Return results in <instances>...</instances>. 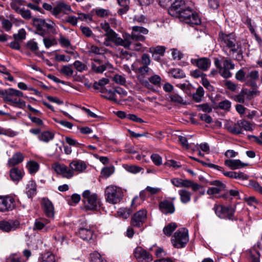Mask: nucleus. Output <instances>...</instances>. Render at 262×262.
Here are the masks:
<instances>
[{
	"label": "nucleus",
	"mask_w": 262,
	"mask_h": 262,
	"mask_svg": "<svg viewBox=\"0 0 262 262\" xmlns=\"http://www.w3.org/2000/svg\"><path fill=\"white\" fill-rule=\"evenodd\" d=\"M219 42L225 52L229 51L230 53H232L233 54L236 53V56L233 57L234 59L240 60L242 59L241 47L238 44L234 34H227L222 32L220 33Z\"/></svg>",
	"instance_id": "nucleus-1"
},
{
	"label": "nucleus",
	"mask_w": 262,
	"mask_h": 262,
	"mask_svg": "<svg viewBox=\"0 0 262 262\" xmlns=\"http://www.w3.org/2000/svg\"><path fill=\"white\" fill-rule=\"evenodd\" d=\"M180 21L190 26H198L201 24V20L198 14L188 5L177 17Z\"/></svg>",
	"instance_id": "nucleus-2"
},
{
	"label": "nucleus",
	"mask_w": 262,
	"mask_h": 262,
	"mask_svg": "<svg viewBox=\"0 0 262 262\" xmlns=\"http://www.w3.org/2000/svg\"><path fill=\"white\" fill-rule=\"evenodd\" d=\"M122 38L114 31H112L106 37L103 42V44L107 47L111 46V41L114 42L117 46H123L125 48H128L131 45V41H129V34H125Z\"/></svg>",
	"instance_id": "nucleus-3"
},
{
	"label": "nucleus",
	"mask_w": 262,
	"mask_h": 262,
	"mask_svg": "<svg viewBox=\"0 0 262 262\" xmlns=\"http://www.w3.org/2000/svg\"><path fill=\"white\" fill-rule=\"evenodd\" d=\"M33 22L36 26L37 34L44 36L48 31L53 34L56 33L55 25L51 20L34 18Z\"/></svg>",
	"instance_id": "nucleus-4"
},
{
	"label": "nucleus",
	"mask_w": 262,
	"mask_h": 262,
	"mask_svg": "<svg viewBox=\"0 0 262 262\" xmlns=\"http://www.w3.org/2000/svg\"><path fill=\"white\" fill-rule=\"evenodd\" d=\"M214 64L223 77L228 78L231 76L232 74L230 71L234 68V64L231 60L224 57L221 59L216 58Z\"/></svg>",
	"instance_id": "nucleus-5"
},
{
	"label": "nucleus",
	"mask_w": 262,
	"mask_h": 262,
	"mask_svg": "<svg viewBox=\"0 0 262 262\" xmlns=\"http://www.w3.org/2000/svg\"><path fill=\"white\" fill-rule=\"evenodd\" d=\"M123 194L121 188L114 185L107 186L105 189L106 201L111 204L119 203L122 199Z\"/></svg>",
	"instance_id": "nucleus-6"
},
{
	"label": "nucleus",
	"mask_w": 262,
	"mask_h": 262,
	"mask_svg": "<svg viewBox=\"0 0 262 262\" xmlns=\"http://www.w3.org/2000/svg\"><path fill=\"white\" fill-rule=\"evenodd\" d=\"M84 207L86 210H96L100 206V202L95 193H91L88 190H85L82 193Z\"/></svg>",
	"instance_id": "nucleus-7"
},
{
	"label": "nucleus",
	"mask_w": 262,
	"mask_h": 262,
	"mask_svg": "<svg viewBox=\"0 0 262 262\" xmlns=\"http://www.w3.org/2000/svg\"><path fill=\"white\" fill-rule=\"evenodd\" d=\"M188 240V230L185 228H181L175 232L171 242L175 248H181L185 246Z\"/></svg>",
	"instance_id": "nucleus-8"
},
{
	"label": "nucleus",
	"mask_w": 262,
	"mask_h": 262,
	"mask_svg": "<svg viewBox=\"0 0 262 262\" xmlns=\"http://www.w3.org/2000/svg\"><path fill=\"white\" fill-rule=\"evenodd\" d=\"M213 209L216 215L221 219L233 220L234 209L231 206H225L221 205H215Z\"/></svg>",
	"instance_id": "nucleus-9"
},
{
	"label": "nucleus",
	"mask_w": 262,
	"mask_h": 262,
	"mask_svg": "<svg viewBox=\"0 0 262 262\" xmlns=\"http://www.w3.org/2000/svg\"><path fill=\"white\" fill-rule=\"evenodd\" d=\"M23 96V93L20 91L13 88H9L5 90L3 100L4 101L19 104L22 103L19 98Z\"/></svg>",
	"instance_id": "nucleus-10"
},
{
	"label": "nucleus",
	"mask_w": 262,
	"mask_h": 262,
	"mask_svg": "<svg viewBox=\"0 0 262 262\" xmlns=\"http://www.w3.org/2000/svg\"><path fill=\"white\" fill-rule=\"evenodd\" d=\"M189 5L187 2L184 0H176L168 9L169 14L176 17Z\"/></svg>",
	"instance_id": "nucleus-11"
},
{
	"label": "nucleus",
	"mask_w": 262,
	"mask_h": 262,
	"mask_svg": "<svg viewBox=\"0 0 262 262\" xmlns=\"http://www.w3.org/2000/svg\"><path fill=\"white\" fill-rule=\"evenodd\" d=\"M15 206L14 198L10 195L0 196V211L12 210Z\"/></svg>",
	"instance_id": "nucleus-12"
},
{
	"label": "nucleus",
	"mask_w": 262,
	"mask_h": 262,
	"mask_svg": "<svg viewBox=\"0 0 262 262\" xmlns=\"http://www.w3.org/2000/svg\"><path fill=\"white\" fill-rule=\"evenodd\" d=\"M147 212L145 210H140L132 217L130 224L134 227H140L145 222Z\"/></svg>",
	"instance_id": "nucleus-13"
},
{
	"label": "nucleus",
	"mask_w": 262,
	"mask_h": 262,
	"mask_svg": "<svg viewBox=\"0 0 262 262\" xmlns=\"http://www.w3.org/2000/svg\"><path fill=\"white\" fill-rule=\"evenodd\" d=\"M148 33V30L144 27L140 26H134L132 27V32L129 34V41H131V40H135V41H143L145 39V37L144 36H138L137 35L138 33L142 34H147Z\"/></svg>",
	"instance_id": "nucleus-14"
},
{
	"label": "nucleus",
	"mask_w": 262,
	"mask_h": 262,
	"mask_svg": "<svg viewBox=\"0 0 262 262\" xmlns=\"http://www.w3.org/2000/svg\"><path fill=\"white\" fill-rule=\"evenodd\" d=\"M53 167L55 172L61 175L63 178L70 179L74 176L70 166L68 167L63 164L56 163Z\"/></svg>",
	"instance_id": "nucleus-15"
},
{
	"label": "nucleus",
	"mask_w": 262,
	"mask_h": 262,
	"mask_svg": "<svg viewBox=\"0 0 262 262\" xmlns=\"http://www.w3.org/2000/svg\"><path fill=\"white\" fill-rule=\"evenodd\" d=\"M92 71L96 73H102L107 69H111L112 66L109 62L102 63L99 59H94L91 63Z\"/></svg>",
	"instance_id": "nucleus-16"
},
{
	"label": "nucleus",
	"mask_w": 262,
	"mask_h": 262,
	"mask_svg": "<svg viewBox=\"0 0 262 262\" xmlns=\"http://www.w3.org/2000/svg\"><path fill=\"white\" fill-rule=\"evenodd\" d=\"M134 255L139 262H150L153 259L152 255L141 247L135 249Z\"/></svg>",
	"instance_id": "nucleus-17"
},
{
	"label": "nucleus",
	"mask_w": 262,
	"mask_h": 262,
	"mask_svg": "<svg viewBox=\"0 0 262 262\" xmlns=\"http://www.w3.org/2000/svg\"><path fill=\"white\" fill-rule=\"evenodd\" d=\"M138 79L143 86L152 91L154 90V87L150 83L156 86H160L161 81V77L158 75H154L150 77L148 80L139 77H138Z\"/></svg>",
	"instance_id": "nucleus-18"
},
{
	"label": "nucleus",
	"mask_w": 262,
	"mask_h": 262,
	"mask_svg": "<svg viewBox=\"0 0 262 262\" xmlns=\"http://www.w3.org/2000/svg\"><path fill=\"white\" fill-rule=\"evenodd\" d=\"M49 223V221L45 218L36 219L34 222L33 229L34 230H41L45 228V230L46 232L53 230L55 226L52 225L47 226V224Z\"/></svg>",
	"instance_id": "nucleus-19"
},
{
	"label": "nucleus",
	"mask_w": 262,
	"mask_h": 262,
	"mask_svg": "<svg viewBox=\"0 0 262 262\" xmlns=\"http://www.w3.org/2000/svg\"><path fill=\"white\" fill-rule=\"evenodd\" d=\"M259 79V73L256 70L248 71L246 74V84L253 88H257L256 81Z\"/></svg>",
	"instance_id": "nucleus-20"
},
{
	"label": "nucleus",
	"mask_w": 262,
	"mask_h": 262,
	"mask_svg": "<svg viewBox=\"0 0 262 262\" xmlns=\"http://www.w3.org/2000/svg\"><path fill=\"white\" fill-rule=\"evenodd\" d=\"M190 62L192 64L196 66L200 70L204 71H207L211 64L210 60L205 57L198 59L191 58Z\"/></svg>",
	"instance_id": "nucleus-21"
},
{
	"label": "nucleus",
	"mask_w": 262,
	"mask_h": 262,
	"mask_svg": "<svg viewBox=\"0 0 262 262\" xmlns=\"http://www.w3.org/2000/svg\"><path fill=\"white\" fill-rule=\"evenodd\" d=\"M19 227L18 221H2L0 222V229L4 232L14 231Z\"/></svg>",
	"instance_id": "nucleus-22"
},
{
	"label": "nucleus",
	"mask_w": 262,
	"mask_h": 262,
	"mask_svg": "<svg viewBox=\"0 0 262 262\" xmlns=\"http://www.w3.org/2000/svg\"><path fill=\"white\" fill-rule=\"evenodd\" d=\"M78 235L84 241H89L93 240L94 231L90 226L81 227L79 229Z\"/></svg>",
	"instance_id": "nucleus-23"
},
{
	"label": "nucleus",
	"mask_w": 262,
	"mask_h": 262,
	"mask_svg": "<svg viewBox=\"0 0 262 262\" xmlns=\"http://www.w3.org/2000/svg\"><path fill=\"white\" fill-rule=\"evenodd\" d=\"M70 167L75 175V172L81 173L83 172L86 169L87 165L85 162L82 160H74L70 163Z\"/></svg>",
	"instance_id": "nucleus-24"
},
{
	"label": "nucleus",
	"mask_w": 262,
	"mask_h": 262,
	"mask_svg": "<svg viewBox=\"0 0 262 262\" xmlns=\"http://www.w3.org/2000/svg\"><path fill=\"white\" fill-rule=\"evenodd\" d=\"M71 10V7L69 5L64 2H60L53 8V14L54 15H57L61 13L68 14Z\"/></svg>",
	"instance_id": "nucleus-25"
},
{
	"label": "nucleus",
	"mask_w": 262,
	"mask_h": 262,
	"mask_svg": "<svg viewBox=\"0 0 262 262\" xmlns=\"http://www.w3.org/2000/svg\"><path fill=\"white\" fill-rule=\"evenodd\" d=\"M42 205L44 212L48 217H53L54 216V208L51 201L47 199H43Z\"/></svg>",
	"instance_id": "nucleus-26"
},
{
	"label": "nucleus",
	"mask_w": 262,
	"mask_h": 262,
	"mask_svg": "<svg viewBox=\"0 0 262 262\" xmlns=\"http://www.w3.org/2000/svg\"><path fill=\"white\" fill-rule=\"evenodd\" d=\"M160 210L164 213H173L175 211L173 203L168 201L165 200L159 203Z\"/></svg>",
	"instance_id": "nucleus-27"
},
{
	"label": "nucleus",
	"mask_w": 262,
	"mask_h": 262,
	"mask_svg": "<svg viewBox=\"0 0 262 262\" xmlns=\"http://www.w3.org/2000/svg\"><path fill=\"white\" fill-rule=\"evenodd\" d=\"M236 125H237V128H238L240 130L241 134L242 133V129L248 132H252L254 128V124L245 119L237 121Z\"/></svg>",
	"instance_id": "nucleus-28"
},
{
	"label": "nucleus",
	"mask_w": 262,
	"mask_h": 262,
	"mask_svg": "<svg viewBox=\"0 0 262 262\" xmlns=\"http://www.w3.org/2000/svg\"><path fill=\"white\" fill-rule=\"evenodd\" d=\"M100 92L102 94V97L109 100L117 102V97L115 94V91L111 89H106L105 88H101Z\"/></svg>",
	"instance_id": "nucleus-29"
},
{
	"label": "nucleus",
	"mask_w": 262,
	"mask_h": 262,
	"mask_svg": "<svg viewBox=\"0 0 262 262\" xmlns=\"http://www.w3.org/2000/svg\"><path fill=\"white\" fill-rule=\"evenodd\" d=\"M225 164L232 170L239 169L247 165V164L242 162L238 159L226 160L225 161Z\"/></svg>",
	"instance_id": "nucleus-30"
},
{
	"label": "nucleus",
	"mask_w": 262,
	"mask_h": 262,
	"mask_svg": "<svg viewBox=\"0 0 262 262\" xmlns=\"http://www.w3.org/2000/svg\"><path fill=\"white\" fill-rule=\"evenodd\" d=\"M180 201L183 204H187L191 200V193L185 189H182L178 191Z\"/></svg>",
	"instance_id": "nucleus-31"
},
{
	"label": "nucleus",
	"mask_w": 262,
	"mask_h": 262,
	"mask_svg": "<svg viewBox=\"0 0 262 262\" xmlns=\"http://www.w3.org/2000/svg\"><path fill=\"white\" fill-rule=\"evenodd\" d=\"M237 127V125H236V123H234L233 122L229 120L225 121L224 128L229 132L235 135L241 134L240 130Z\"/></svg>",
	"instance_id": "nucleus-32"
},
{
	"label": "nucleus",
	"mask_w": 262,
	"mask_h": 262,
	"mask_svg": "<svg viewBox=\"0 0 262 262\" xmlns=\"http://www.w3.org/2000/svg\"><path fill=\"white\" fill-rule=\"evenodd\" d=\"M24 160V156L20 152L15 154L11 158L8 160L9 166H13L21 163Z\"/></svg>",
	"instance_id": "nucleus-33"
},
{
	"label": "nucleus",
	"mask_w": 262,
	"mask_h": 262,
	"mask_svg": "<svg viewBox=\"0 0 262 262\" xmlns=\"http://www.w3.org/2000/svg\"><path fill=\"white\" fill-rule=\"evenodd\" d=\"M54 137V134L48 130L40 133L38 136V139L42 142L48 143L52 140Z\"/></svg>",
	"instance_id": "nucleus-34"
},
{
	"label": "nucleus",
	"mask_w": 262,
	"mask_h": 262,
	"mask_svg": "<svg viewBox=\"0 0 262 262\" xmlns=\"http://www.w3.org/2000/svg\"><path fill=\"white\" fill-rule=\"evenodd\" d=\"M10 176L13 181H18L22 178L23 173L20 169L14 167L11 169Z\"/></svg>",
	"instance_id": "nucleus-35"
},
{
	"label": "nucleus",
	"mask_w": 262,
	"mask_h": 262,
	"mask_svg": "<svg viewBox=\"0 0 262 262\" xmlns=\"http://www.w3.org/2000/svg\"><path fill=\"white\" fill-rule=\"evenodd\" d=\"M119 5L122 7L119 9L118 13L122 15L127 12L129 10V0H117Z\"/></svg>",
	"instance_id": "nucleus-36"
},
{
	"label": "nucleus",
	"mask_w": 262,
	"mask_h": 262,
	"mask_svg": "<svg viewBox=\"0 0 262 262\" xmlns=\"http://www.w3.org/2000/svg\"><path fill=\"white\" fill-rule=\"evenodd\" d=\"M36 185L34 182L30 181L26 186V193L29 198L36 194Z\"/></svg>",
	"instance_id": "nucleus-37"
},
{
	"label": "nucleus",
	"mask_w": 262,
	"mask_h": 262,
	"mask_svg": "<svg viewBox=\"0 0 262 262\" xmlns=\"http://www.w3.org/2000/svg\"><path fill=\"white\" fill-rule=\"evenodd\" d=\"M24 0H11L10 6L13 10L18 13L22 9L20 7L24 5Z\"/></svg>",
	"instance_id": "nucleus-38"
},
{
	"label": "nucleus",
	"mask_w": 262,
	"mask_h": 262,
	"mask_svg": "<svg viewBox=\"0 0 262 262\" xmlns=\"http://www.w3.org/2000/svg\"><path fill=\"white\" fill-rule=\"evenodd\" d=\"M177 227V225L176 223H170L163 228V231L166 235L170 236Z\"/></svg>",
	"instance_id": "nucleus-39"
},
{
	"label": "nucleus",
	"mask_w": 262,
	"mask_h": 262,
	"mask_svg": "<svg viewBox=\"0 0 262 262\" xmlns=\"http://www.w3.org/2000/svg\"><path fill=\"white\" fill-rule=\"evenodd\" d=\"M170 100L171 102L178 104H185V102L183 98L179 94L173 93L169 95Z\"/></svg>",
	"instance_id": "nucleus-40"
},
{
	"label": "nucleus",
	"mask_w": 262,
	"mask_h": 262,
	"mask_svg": "<svg viewBox=\"0 0 262 262\" xmlns=\"http://www.w3.org/2000/svg\"><path fill=\"white\" fill-rule=\"evenodd\" d=\"M115 172L114 166L105 167L102 169L101 174L103 178H107Z\"/></svg>",
	"instance_id": "nucleus-41"
},
{
	"label": "nucleus",
	"mask_w": 262,
	"mask_h": 262,
	"mask_svg": "<svg viewBox=\"0 0 262 262\" xmlns=\"http://www.w3.org/2000/svg\"><path fill=\"white\" fill-rule=\"evenodd\" d=\"M90 262H106L101 257V255L96 251L90 255Z\"/></svg>",
	"instance_id": "nucleus-42"
},
{
	"label": "nucleus",
	"mask_w": 262,
	"mask_h": 262,
	"mask_svg": "<svg viewBox=\"0 0 262 262\" xmlns=\"http://www.w3.org/2000/svg\"><path fill=\"white\" fill-rule=\"evenodd\" d=\"M73 66L76 70L79 72H82L84 71L88 70V69L87 65L82 63L79 60H76L73 63Z\"/></svg>",
	"instance_id": "nucleus-43"
},
{
	"label": "nucleus",
	"mask_w": 262,
	"mask_h": 262,
	"mask_svg": "<svg viewBox=\"0 0 262 262\" xmlns=\"http://www.w3.org/2000/svg\"><path fill=\"white\" fill-rule=\"evenodd\" d=\"M60 72L66 76H72L74 71L72 68V66L69 64L62 67L60 69Z\"/></svg>",
	"instance_id": "nucleus-44"
},
{
	"label": "nucleus",
	"mask_w": 262,
	"mask_h": 262,
	"mask_svg": "<svg viewBox=\"0 0 262 262\" xmlns=\"http://www.w3.org/2000/svg\"><path fill=\"white\" fill-rule=\"evenodd\" d=\"M109 82V80L107 78H103L100 79L98 81L95 82L93 84V87L95 89L100 90L101 88Z\"/></svg>",
	"instance_id": "nucleus-45"
},
{
	"label": "nucleus",
	"mask_w": 262,
	"mask_h": 262,
	"mask_svg": "<svg viewBox=\"0 0 262 262\" xmlns=\"http://www.w3.org/2000/svg\"><path fill=\"white\" fill-rule=\"evenodd\" d=\"M27 167L30 173H34L38 170L39 165L36 162L30 161L27 163Z\"/></svg>",
	"instance_id": "nucleus-46"
},
{
	"label": "nucleus",
	"mask_w": 262,
	"mask_h": 262,
	"mask_svg": "<svg viewBox=\"0 0 262 262\" xmlns=\"http://www.w3.org/2000/svg\"><path fill=\"white\" fill-rule=\"evenodd\" d=\"M171 74L174 78H183L185 77L183 71L180 69H173L171 71Z\"/></svg>",
	"instance_id": "nucleus-47"
},
{
	"label": "nucleus",
	"mask_w": 262,
	"mask_h": 262,
	"mask_svg": "<svg viewBox=\"0 0 262 262\" xmlns=\"http://www.w3.org/2000/svg\"><path fill=\"white\" fill-rule=\"evenodd\" d=\"M123 167L126 171L133 173H139L142 169V168H141L140 167L136 165L126 164L124 165Z\"/></svg>",
	"instance_id": "nucleus-48"
},
{
	"label": "nucleus",
	"mask_w": 262,
	"mask_h": 262,
	"mask_svg": "<svg viewBox=\"0 0 262 262\" xmlns=\"http://www.w3.org/2000/svg\"><path fill=\"white\" fill-rule=\"evenodd\" d=\"M3 135L10 137H13L17 135V132L11 129H6L0 126V135Z\"/></svg>",
	"instance_id": "nucleus-49"
},
{
	"label": "nucleus",
	"mask_w": 262,
	"mask_h": 262,
	"mask_svg": "<svg viewBox=\"0 0 262 262\" xmlns=\"http://www.w3.org/2000/svg\"><path fill=\"white\" fill-rule=\"evenodd\" d=\"M204 94V91L202 87H199L196 92L193 95V99L197 102L201 101L202 97Z\"/></svg>",
	"instance_id": "nucleus-50"
},
{
	"label": "nucleus",
	"mask_w": 262,
	"mask_h": 262,
	"mask_svg": "<svg viewBox=\"0 0 262 262\" xmlns=\"http://www.w3.org/2000/svg\"><path fill=\"white\" fill-rule=\"evenodd\" d=\"M132 211L129 209L122 208L118 210V214L119 216L124 219H127L129 216Z\"/></svg>",
	"instance_id": "nucleus-51"
},
{
	"label": "nucleus",
	"mask_w": 262,
	"mask_h": 262,
	"mask_svg": "<svg viewBox=\"0 0 262 262\" xmlns=\"http://www.w3.org/2000/svg\"><path fill=\"white\" fill-rule=\"evenodd\" d=\"M27 47L32 52L37 54V51L38 49V44L33 40H29L27 43Z\"/></svg>",
	"instance_id": "nucleus-52"
},
{
	"label": "nucleus",
	"mask_w": 262,
	"mask_h": 262,
	"mask_svg": "<svg viewBox=\"0 0 262 262\" xmlns=\"http://www.w3.org/2000/svg\"><path fill=\"white\" fill-rule=\"evenodd\" d=\"M165 51V48L163 46H157L149 48V52L152 54H158L163 55Z\"/></svg>",
	"instance_id": "nucleus-53"
},
{
	"label": "nucleus",
	"mask_w": 262,
	"mask_h": 262,
	"mask_svg": "<svg viewBox=\"0 0 262 262\" xmlns=\"http://www.w3.org/2000/svg\"><path fill=\"white\" fill-rule=\"evenodd\" d=\"M256 89V88H253V90H248L247 89H243L247 100L251 99L253 96L259 94V92L257 91Z\"/></svg>",
	"instance_id": "nucleus-54"
},
{
	"label": "nucleus",
	"mask_w": 262,
	"mask_h": 262,
	"mask_svg": "<svg viewBox=\"0 0 262 262\" xmlns=\"http://www.w3.org/2000/svg\"><path fill=\"white\" fill-rule=\"evenodd\" d=\"M234 99L235 101L241 103H245V100H247L246 99V95L244 92L243 90H242L238 94L234 96Z\"/></svg>",
	"instance_id": "nucleus-55"
},
{
	"label": "nucleus",
	"mask_w": 262,
	"mask_h": 262,
	"mask_svg": "<svg viewBox=\"0 0 262 262\" xmlns=\"http://www.w3.org/2000/svg\"><path fill=\"white\" fill-rule=\"evenodd\" d=\"M154 248H156L155 249V255L157 257L160 258L163 256H164L166 255V253L164 251L163 249L161 247H156L155 245H154L152 247L150 248L149 250H152Z\"/></svg>",
	"instance_id": "nucleus-56"
},
{
	"label": "nucleus",
	"mask_w": 262,
	"mask_h": 262,
	"mask_svg": "<svg viewBox=\"0 0 262 262\" xmlns=\"http://www.w3.org/2000/svg\"><path fill=\"white\" fill-rule=\"evenodd\" d=\"M40 262H55L54 255L50 253H45Z\"/></svg>",
	"instance_id": "nucleus-57"
},
{
	"label": "nucleus",
	"mask_w": 262,
	"mask_h": 262,
	"mask_svg": "<svg viewBox=\"0 0 262 262\" xmlns=\"http://www.w3.org/2000/svg\"><path fill=\"white\" fill-rule=\"evenodd\" d=\"M113 80L117 84L124 85L126 83V79L123 75L116 74L113 77Z\"/></svg>",
	"instance_id": "nucleus-58"
},
{
	"label": "nucleus",
	"mask_w": 262,
	"mask_h": 262,
	"mask_svg": "<svg viewBox=\"0 0 262 262\" xmlns=\"http://www.w3.org/2000/svg\"><path fill=\"white\" fill-rule=\"evenodd\" d=\"M246 74L243 70L241 69L236 73L235 78L237 80L246 83Z\"/></svg>",
	"instance_id": "nucleus-59"
},
{
	"label": "nucleus",
	"mask_w": 262,
	"mask_h": 262,
	"mask_svg": "<svg viewBox=\"0 0 262 262\" xmlns=\"http://www.w3.org/2000/svg\"><path fill=\"white\" fill-rule=\"evenodd\" d=\"M217 107L224 110H229L231 107V102L228 100H223L219 103Z\"/></svg>",
	"instance_id": "nucleus-60"
},
{
	"label": "nucleus",
	"mask_w": 262,
	"mask_h": 262,
	"mask_svg": "<svg viewBox=\"0 0 262 262\" xmlns=\"http://www.w3.org/2000/svg\"><path fill=\"white\" fill-rule=\"evenodd\" d=\"M197 107L199 110L202 111L205 113H209L212 111V107L208 103L200 104L198 105Z\"/></svg>",
	"instance_id": "nucleus-61"
},
{
	"label": "nucleus",
	"mask_w": 262,
	"mask_h": 262,
	"mask_svg": "<svg viewBox=\"0 0 262 262\" xmlns=\"http://www.w3.org/2000/svg\"><path fill=\"white\" fill-rule=\"evenodd\" d=\"M26 35V32L25 29H20L17 34L13 35V37L15 40H23L25 39Z\"/></svg>",
	"instance_id": "nucleus-62"
},
{
	"label": "nucleus",
	"mask_w": 262,
	"mask_h": 262,
	"mask_svg": "<svg viewBox=\"0 0 262 262\" xmlns=\"http://www.w3.org/2000/svg\"><path fill=\"white\" fill-rule=\"evenodd\" d=\"M251 255L252 257L251 262H259V259L260 254L259 252L256 251L255 246H254L252 250L251 251Z\"/></svg>",
	"instance_id": "nucleus-63"
},
{
	"label": "nucleus",
	"mask_w": 262,
	"mask_h": 262,
	"mask_svg": "<svg viewBox=\"0 0 262 262\" xmlns=\"http://www.w3.org/2000/svg\"><path fill=\"white\" fill-rule=\"evenodd\" d=\"M249 185L256 191L262 194V186L257 182L254 181H250Z\"/></svg>",
	"instance_id": "nucleus-64"
}]
</instances>
